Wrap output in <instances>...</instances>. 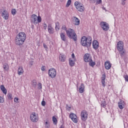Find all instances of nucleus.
I'll return each instance as SVG.
<instances>
[{"label": "nucleus", "mask_w": 128, "mask_h": 128, "mask_svg": "<svg viewBox=\"0 0 128 128\" xmlns=\"http://www.w3.org/2000/svg\"><path fill=\"white\" fill-rule=\"evenodd\" d=\"M26 34L24 32H21L19 33L16 39L15 44L17 46H22L24 42V40H26Z\"/></svg>", "instance_id": "f257e3e1"}, {"label": "nucleus", "mask_w": 128, "mask_h": 128, "mask_svg": "<svg viewBox=\"0 0 128 128\" xmlns=\"http://www.w3.org/2000/svg\"><path fill=\"white\" fill-rule=\"evenodd\" d=\"M66 34L68 38L74 40V42H76V40H78V36L74 30L69 29L66 30Z\"/></svg>", "instance_id": "f03ea898"}, {"label": "nucleus", "mask_w": 128, "mask_h": 128, "mask_svg": "<svg viewBox=\"0 0 128 128\" xmlns=\"http://www.w3.org/2000/svg\"><path fill=\"white\" fill-rule=\"evenodd\" d=\"M80 44L83 46H90L92 38H87L86 36H84L81 38Z\"/></svg>", "instance_id": "7ed1b4c3"}, {"label": "nucleus", "mask_w": 128, "mask_h": 128, "mask_svg": "<svg viewBox=\"0 0 128 128\" xmlns=\"http://www.w3.org/2000/svg\"><path fill=\"white\" fill-rule=\"evenodd\" d=\"M31 22H33L34 24H36L38 22H42V18L40 16H36V15L34 14L31 16Z\"/></svg>", "instance_id": "20e7f679"}, {"label": "nucleus", "mask_w": 128, "mask_h": 128, "mask_svg": "<svg viewBox=\"0 0 128 128\" xmlns=\"http://www.w3.org/2000/svg\"><path fill=\"white\" fill-rule=\"evenodd\" d=\"M74 6L78 12H82L84 10V5H82V4H80V2H76L74 3Z\"/></svg>", "instance_id": "39448f33"}, {"label": "nucleus", "mask_w": 128, "mask_h": 128, "mask_svg": "<svg viewBox=\"0 0 128 128\" xmlns=\"http://www.w3.org/2000/svg\"><path fill=\"white\" fill-rule=\"evenodd\" d=\"M100 26L102 28L103 30H104L105 32H106L110 30V25H108V24L106 22H102L100 23Z\"/></svg>", "instance_id": "423d86ee"}, {"label": "nucleus", "mask_w": 128, "mask_h": 128, "mask_svg": "<svg viewBox=\"0 0 128 128\" xmlns=\"http://www.w3.org/2000/svg\"><path fill=\"white\" fill-rule=\"evenodd\" d=\"M48 74L50 78H54L56 76V69L54 68H51L48 70Z\"/></svg>", "instance_id": "0eeeda50"}, {"label": "nucleus", "mask_w": 128, "mask_h": 128, "mask_svg": "<svg viewBox=\"0 0 128 128\" xmlns=\"http://www.w3.org/2000/svg\"><path fill=\"white\" fill-rule=\"evenodd\" d=\"M30 120L32 122H37L38 120V116L36 114V112H32L30 116Z\"/></svg>", "instance_id": "6e6552de"}, {"label": "nucleus", "mask_w": 128, "mask_h": 128, "mask_svg": "<svg viewBox=\"0 0 128 128\" xmlns=\"http://www.w3.org/2000/svg\"><path fill=\"white\" fill-rule=\"evenodd\" d=\"M88 112H86V110H82L81 112V118L82 120H84L86 121V120H88Z\"/></svg>", "instance_id": "1a4fd4ad"}, {"label": "nucleus", "mask_w": 128, "mask_h": 128, "mask_svg": "<svg viewBox=\"0 0 128 128\" xmlns=\"http://www.w3.org/2000/svg\"><path fill=\"white\" fill-rule=\"evenodd\" d=\"M84 60L86 62H92V56L90 54H86L84 56Z\"/></svg>", "instance_id": "9d476101"}, {"label": "nucleus", "mask_w": 128, "mask_h": 128, "mask_svg": "<svg viewBox=\"0 0 128 128\" xmlns=\"http://www.w3.org/2000/svg\"><path fill=\"white\" fill-rule=\"evenodd\" d=\"M71 120L74 122H78V118H76V114H72L70 116Z\"/></svg>", "instance_id": "9b49d317"}, {"label": "nucleus", "mask_w": 128, "mask_h": 128, "mask_svg": "<svg viewBox=\"0 0 128 128\" xmlns=\"http://www.w3.org/2000/svg\"><path fill=\"white\" fill-rule=\"evenodd\" d=\"M117 49L118 50L124 49V42H119L117 44Z\"/></svg>", "instance_id": "f8f14e48"}, {"label": "nucleus", "mask_w": 128, "mask_h": 128, "mask_svg": "<svg viewBox=\"0 0 128 128\" xmlns=\"http://www.w3.org/2000/svg\"><path fill=\"white\" fill-rule=\"evenodd\" d=\"M72 20L74 22L75 26H78L80 24V20L76 17H73L72 18Z\"/></svg>", "instance_id": "ddd939ff"}, {"label": "nucleus", "mask_w": 128, "mask_h": 128, "mask_svg": "<svg viewBox=\"0 0 128 128\" xmlns=\"http://www.w3.org/2000/svg\"><path fill=\"white\" fill-rule=\"evenodd\" d=\"M2 16L4 20H8V12H6V10L3 11Z\"/></svg>", "instance_id": "4468645a"}, {"label": "nucleus", "mask_w": 128, "mask_h": 128, "mask_svg": "<svg viewBox=\"0 0 128 128\" xmlns=\"http://www.w3.org/2000/svg\"><path fill=\"white\" fill-rule=\"evenodd\" d=\"M105 68L106 70H110L112 68V64L110 61L106 62L104 63Z\"/></svg>", "instance_id": "2eb2a0df"}, {"label": "nucleus", "mask_w": 128, "mask_h": 128, "mask_svg": "<svg viewBox=\"0 0 128 128\" xmlns=\"http://www.w3.org/2000/svg\"><path fill=\"white\" fill-rule=\"evenodd\" d=\"M118 108L120 110H122L124 108V102L123 100H120V102L118 103Z\"/></svg>", "instance_id": "dca6fc26"}, {"label": "nucleus", "mask_w": 128, "mask_h": 128, "mask_svg": "<svg viewBox=\"0 0 128 128\" xmlns=\"http://www.w3.org/2000/svg\"><path fill=\"white\" fill-rule=\"evenodd\" d=\"M92 46L94 50H98V42L96 40H94L92 42Z\"/></svg>", "instance_id": "f3484780"}, {"label": "nucleus", "mask_w": 128, "mask_h": 128, "mask_svg": "<svg viewBox=\"0 0 128 128\" xmlns=\"http://www.w3.org/2000/svg\"><path fill=\"white\" fill-rule=\"evenodd\" d=\"M59 60L60 61L62 62H66V56L60 54L59 56Z\"/></svg>", "instance_id": "a211bd4d"}, {"label": "nucleus", "mask_w": 128, "mask_h": 128, "mask_svg": "<svg viewBox=\"0 0 128 128\" xmlns=\"http://www.w3.org/2000/svg\"><path fill=\"white\" fill-rule=\"evenodd\" d=\"M48 32L49 34H54V28H52V24H49L48 25Z\"/></svg>", "instance_id": "6ab92c4d"}, {"label": "nucleus", "mask_w": 128, "mask_h": 128, "mask_svg": "<svg viewBox=\"0 0 128 128\" xmlns=\"http://www.w3.org/2000/svg\"><path fill=\"white\" fill-rule=\"evenodd\" d=\"M18 74H19V76L22 74H24V69L22 68V66H20L18 67Z\"/></svg>", "instance_id": "aec40b11"}, {"label": "nucleus", "mask_w": 128, "mask_h": 128, "mask_svg": "<svg viewBox=\"0 0 128 128\" xmlns=\"http://www.w3.org/2000/svg\"><path fill=\"white\" fill-rule=\"evenodd\" d=\"M106 74H103L102 77V83L103 86H106Z\"/></svg>", "instance_id": "412c9836"}, {"label": "nucleus", "mask_w": 128, "mask_h": 128, "mask_svg": "<svg viewBox=\"0 0 128 128\" xmlns=\"http://www.w3.org/2000/svg\"><path fill=\"white\" fill-rule=\"evenodd\" d=\"M60 38L63 42H66V37L64 32L60 34Z\"/></svg>", "instance_id": "4be33fe9"}, {"label": "nucleus", "mask_w": 128, "mask_h": 128, "mask_svg": "<svg viewBox=\"0 0 128 128\" xmlns=\"http://www.w3.org/2000/svg\"><path fill=\"white\" fill-rule=\"evenodd\" d=\"M119 52V54L121 56H124V54H126V50L124 49H122L120 50H118Z\"/></svg>", "instance_id": "5701e85b"}, {"label": "nucleus", "mask_w": 128, "mask_h": 128, "mask_svg": "<svg viewBox=\"0 0 128 128\" xmlns=\"http://www.w3.org/2000/svg\"><path fill=\"white\" fill-rule=\"evenodd\" d=\"M0 89L1 90H2L3 94H6V88H4V86L2 85L0 86Z\"/></svg>", "instance_id": "b1692460"}, {"label": "nucleus", "mask_w": 128, "mask_h": 128, "mask_svg": "<svg viewBox=\"0 0 128 128\" xmlns=\"http://www.w3.org/2000/svg\"><path fill=\"white\" fill-rule=\"evenodd\" d=\"M3 68L6 71L8 70H10V66H8V64H4L3 65Z\"/></svg>", "instance_id": "393cba45"}, {"label": "nucleus", "mask_w": 128, "mask_h": 128, "mask_svg": "<svg viewBox=\"0 0 128 128\" xmlns=\"http://www.w3.org/2000/svg\"><path fill=\"white\" fill-rule=\"evenodd\" d=\"M38 84V82H36V80H34L32 81V86H34V88H36V86Z\"/></svg>", "instance_id": "a878e982"}, {"label": "nucleus", "mask_w": 128, "mask_h": 128, "mask_svg": "<svg viewBox=\"0 0 128 128\" xmlns=\"http://www.w3.org/2000/svg\"><path fill=\"white\" fill-rule=\"evenodd\" d=\"M89 64L90 66H96V62H92V60L91 61L89 62Z\"/></svg>", "instance_id": "bb28decb"}, {"label": "nucleus", "mask_w": 128, "mask_h": 128, "mask_svg": "<svg viewBox=\"0 0 128 128\" xmlns=\"http://www.w3.org/2000/svg\"><path fill=\"white\" fill-rule=\"evenodd\" d=\"M60 22H57L56 24V30H60Z\"/></svg>", "instance_id": "cd10ccee"}, {"label": "nucleus", "mask_w": 128, "mask_h": 128, "mask_svg": "<svg viewBox=\"0 0 128 128\" xmlns=\"http://www.w3.org/2000/svg\"><path fill=\"white\" fill-rule=\"evenodd\" d=\"M69 63H70V66H74V60H70Z\"/></svg>", "instance_id": "c85d7f7f"}, {"label": "nucleus", "mask_w": 128, "mask_h": 128, "mask_svg": "<svg viewBox=\"0 0 128 128\" xmlns=\"http://www.w3.org/2000/svg\"><path fill=\"white\" fill-rule=\"evenodd\" d=\"M52 121L54 122V124H58V120H56V118L54 116L52 117Z\"/></svg>", "instance_id": "c756f323"}, {"label": "nucleus", "mask_w": 128, "mask_h": 128, "mask_svg": "<svg viewBox=\"0 0 128 128\" xmlns=\"http://www.w3.org/2000/svg\"><path fill=\"white\" fill-rule=\"evenodd\" d=\"M70 4H72V0H68L67 4H66V8H68L70 6Z\"/></svg>", "instance_id": "7c9ffc66"}, {"label": "nucleus", "mask_w": 128, "mask_h": 128, "mask_svg": "<svg viewBox=\"0 0 128 128\" xmlns=\"http://www.w3.org/2000/svg\"><path fill=\"white\" fill-rule=\"evenodd\" d=\"M8 100H12V94L10 93L8 94Z\"/></svg>", "instance_id": "2f4dec72"}, {"label": "nucleus", "mask_w": 128, "mask_h": 128, "mask_svg": "<svg viewBox=\"0 0 128 128\" xmlns=\"http://www.w3.org/2000/svg\"><path fill=\"white\" fill-rule=\"evenodd\" d=\"M12 14L13 16H14L16 14V9H12Z\"/></svg>", "instance_id": "473e14b6"}, {"label": "nucleus", "mask_w": 128, "mask_h": 128, "mask_svg": "<svg viewBox=\"0 0 128 128\" xmlns=\"http://www.w3.org/2000/svg\"><path fill=\"white\" fill-rule=\"evenodd\" d=\"M79 92L80 94H82V92H84V88H79Z\"/></svg>", "instance_id": "72a5a7b5"}, {"label": "nucleus", "mask_w": 128, "mask_h": 128, "mask_svg": "<svg viewBox=\"0 0 128 128\" xmlns=\"http://www.w3.org/2000/svg\"><path fill=\"white\" fill-rule=\"evenodd\" d=\"M45 126L46 128H50V122H45Z\"/></svg>", "instance_id": "f704fd0d"}, {"label": "nucleus", "mask_w": 128, "mask_h": 128, "mask_svg": "<svg viewBox=\"0 0 128 128\" xmlns=\"http://www.w3.org/2000/svg\"><path fill=\"white\" fill-rule=\"evenodd\" d=\"M42 84L39 82L38 84V90H42Z\"/></svg>", "instance_id": "c9c22d12"}, {"label": "nucleus", "mask_w": 128, "mask_h": 128, "mask_svg": "<svg viewBox=\"0 0 128 128\" xmlns=\"http://www.w3.org/2000/svg\"><path fill=\"white\" fill-rule=\"evenodd\" d=\"M124 78H125L126 82H128V74L124 76Z\"/></svg>", "instance_id": "e433bc0d"}, {"label": "nucleus", "mask_w": 128, "mask_h": 128, "mask_svg": "<svg viewBox=\"0 0 128 128\" xmlns=\"http://www.w3.org/2000/svg\"><path fill=\"white\" fill-rule=\"evenodd\" d=\"M102 4V0H96V4Z\"/></svg>", "instance_id": "4c0bfd02"}, {"label": "nucleus", "mask_w": 128, "mask_h": 128, "mask_svg": "<svg viewBox=\"0 0 128 128\" xmlns=\"http://www.w3.org/2000/svg\"><path fill=\"white\" fill-rule=\"evenodd\" d=\"M14 102H17V104H18V98H15L14 99Z\"/></svg>", "instance_id": "58836bf2"}, {"label": "nucleus", "mask_w": 128, "mask_h": 128, "mask_svg": "<svg viewBox=\"0 0 128 128\" xmlns=\"http://www.w3.org/2000/svg\"><path fill=\"white\" fill-rule=\"evenodd\" d=\"M80 88H84V84H81L80 86Z\"/></svg>", "instance_id": "ea45409f"}, {"label": "nucleus", "mask_w": 128, "mask_h": 128, "mask_svg": "<svg viewBox=\"0 0 128 128\" xmlns=\"http://www.w3.org/2000/svg\"><path fill=\"white\" fill-rule=\"evenodd\" d=\"M62 30H66V26L64 25L62 26Z\"/></svg>", "instance_id": "a19ab883"}, {"label": "nucleus", "mask_w": 128, "mask_h": 128, "mask_svg": "<svg viewBox=\"0 0 128 128\" xmlns=\"http://www.w3.org/2000/svg\"><path fill=\"white\" fill-rule=\"evenodd\" d=\"M42 105L43 106H46V102H44V100L42 101Z\"/></svg>", "instance_id": "79ce46f5"}, {"label": "nucleus", "mask_w": 128, "mask_h": 128, "mask_svg": "<svg viewBox=\"0 0 128 128\" xmlns=\"http://www.w3.org/2000/svg\"><path fill=\"white\" fill-rule=\"evenodd\" d=\"M72 58H73V60H74V62H76V59H74V54H72Z\"/></svg>", "instance_id": "37998d69"}, {"label": "nucleus", "mask_w": 128, "mask_h": 128, "mask_svg": "<svg viewBox=\"0 0 128 128\" xmlns=\"http://www.w3.org/2000/svg\"><path fill=\"white\" fill-rule=\"evenodd\" d=\"M41 70L42 72H44V70H46V66H42Z\"/></svg>", "instance_id": "c03bdc74"}, {"label": "nucleus", "mask_w": 128, "mask_h": 128, "mask_svg": "<svg viewBox=\"0 0 128 128\" xmlns=\"http://www.w3.org/2000/svg\"><path fill=\"white\" fill-rule=\"evenodd\" d=\"M0 104H2V98L0 96Z\"/></svg>", "instance_id": "a18cd8bd"}, {"label": "nucleus", "mask_w": 128, "mask_h": 128, "mask_svg": "<svg viewBox=\"0 0 128 128\" xmlns=\"http://www.w3.org/2000/svg\"><path fill=\"white\" fill-rule=\"evenodd\" d=\"M46 26H47L46 24H44V30H46Z\"/></svg>", "instance_id": "49530a36"}, {"label": "nucleus", "mask_w": 128, "mask_h": 128, "mask_svg": "<svg viewBox=\"0 0 128 128\" xmlns=\"http://www.w3.org/2000/svg\"><path fill=\"white\" fill-rule=\"evenodd\" d=\"M103 108H106V104H101Z\"/></svg>", "instance_id": "de8ad7c7"}, {"label": "nucleus", "mask_w": 128, "mask_h": 128, "mask_svg": "<svg viewBox=\"0 0 128 128\" xmlns=\"http://www.w3.org/2000/svg\"><path fill=\"white\" fill-rule=\"evenodd\" d=\"M44 48H48V46H46L44 44Z\"/></svg>", "instance_id": "09e8293b"}, {"label": "nucleus", "mask_w": 128, "mask_h": 128, "mask_svg": "<svg viewBox=\"0 0 128 128\" xmlns=\"http://www.w3.org/2000/svg\"><path fill=\"white\" fill-rule=\"evenodd\" d=\"M66 108L68 110H70V107H68V106H66Z\"/></svg>", "instance_id": "8fccbe9b"}, {"label": "nucleus", "mask_w": 128, "mask_h": 128, "mask_svg": "<svg viewBox=\"0 0 128 128\" xmlns=\"http://www.w3.org/2000/svg\"><path fill=\"white\" fill-rule=\"evenodd\" d=\"M122 6H124V4H126V2H124V1L122 2Z\"/></svg>", "instance_id": "3c124183"}, {"label": "nucleus", "mask_w": 128, "mask_h": 128, "mask_svg": "<svg viewBox=\"0 0 128 128\" xmlns=\"http://www.w3.org/2000/svg\"><path fill=\"white\" fill-rule=\"evenodd\" d=\"M103 10H104L106 12V8H103Z\"/></svg>", "instance_id": "603ef678"}, {"label": "nucleus", "mask_w": 128, "mask_h": 128, "mask_svg": "<svg viewBox=\"0 0 128 128\" xmlns=\"http://www.w3.org/2000/svg\"><path fill=\"white\" fill-rule=\"evenodd\" d=\"M40 2H42V0H40Z\"/></svg>", "instance_id": "864d4df0"}, {"label": "nucleus", "mask_w": 128, "mask_h": 128, "mask_svg": "<svg viewBox=\"0 0 128 128\" xmlns=\"http://www.w3.org/2000/svg\"><path fill=\"white\" fill-rule=\"evenodd\" d=\"M124 0V2H126V0Z\"/></svg>", "instance_id": "5fc2aeb1"}]
</instances>
